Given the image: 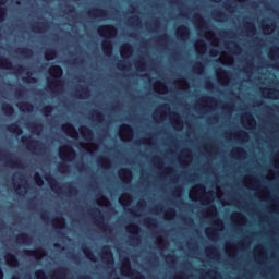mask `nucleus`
Returning <instances> with one entry per match:
<instances>
[{"mask_svg":"<svg viewBox=\"0 0 279 279\" xmlns=\"http://www.w3.org/2000/svg\"><path fill=\"white\" fill-rule=\"evenodd\" d=\"M49 73L53 80L48 81V86H50V88H58L60 84V77H62V68L60 65H53Z\"/></svg>","mask_w":279,"mask_h":279,"instance_id":"1","label":"nucleus"},{"mask_svg":"<svg viewBox=\"0 0 279 279\" xmlns=\"http://www.w3.org/2000/svg\"><path fill=\"white\" fill-rule=\"evenodd\" d=\"M0 69H5L7 71H14L15 73H23L25 68L23 65L12 66V61L5 57H0Z\"/></svg>","mask_w":279,"mask_h":279,"instance_id":"2","label":"nucleus"},{"mask_svg":"<svg viewBox=\"0 0 279 279\" xmlns=\"http://www.w3.org/2000/svg\"><path fill=\"white\" fill-rule=\"evenodd\" d=\"M104 263L108 265V267L114 265V255L112 254V250L109 245H105L102 247V256H101Z\"/></svg>","mask_w":279,"mask_h":279,"instance_id":"3","label":"nucleus"},{"mask_svg":"<svg viewBox=\"0 0 279 279\" xmlns=\"http://www.w3.org/2000/svg\"><path fill=\"white\" fill-rule=\"evenodd\" d=\"M99 36L111 37L117 34V28L113 25H102L98 28Z\"/></svg>","mask_w":279,"mask_h":279,"instance_id":"4","label":"nucleus"},{"mask_svg":"<svg viewBox=\"0 0 279 279\" xmlns=\"http://www.w3.org/2000/svg\"><path fill=\"white\" fill-rule=\"evenodd\" d=\"M64 156H66L68 160H73V158L76 156V153L71 146H64L63 149L59 151V158L64 160Z\"/></svg>","mask_w":279,"mask_h":279,"instance_id":"5","label":"nucleus"},{"mask_svg":"<svg viewBox=\"0 0 279 279\" xmlns=\"http://www.w3.org/2000/svg\"><path fill=\"white\" fill-rule=\"evenodd\" d=\"M22 143L31 150L36 149V145H43L40 141L32 138V136H23Z\"/></svg>","mask_w":279,"mask_h":279,"instance_id":"6","label":"nucleus"},{"mask_svg":"<svg viewBox=\"0 0 279 279\" xmlns=\"http://www.w3.org/2000/svg\"><path fill=\"white\" fill-rule=\"evenodd\" d=\"M46 180L48 181L50 189L51 191H53V193H60L62 191V187H60V183H58V180H56V178H53L51 174H47Z\"/></svg>","mask_w":279,"mask_h":279,"instance_id":"7","label":"nucleus"},{"mask_svg":"<svg viewBox=\"0 0 279 279\" xmlns=\"http://www.w3.org/2000/svg\"><path fill=\"white\" fill-rule=\"evenodd\" d=\"M94 211L98 213V215L96 216L97 226H99V228H102L107 232L112 230V229H110V227H106V223H104V215H101V209L95 208Z\"/></svg>","mask_w":279,"mask_h":279,"instance_id":"8","label":"nucleus"},{"mask_svg":"<svg viewBox=\"0 0 279 279\" xmlns=\"http://www.w3.org/2000/svg\"><path fill=\"white\" fill-rule=\"evenodd\" d=\"M178 36H181L183 40H186L189 36H191V31L189 29V26L186 25H181L177 29Z\"/></svg>","mask_w":279,"mask_h":279,"instance_id":"9","label":"nucleus"},{"mask_svg":"<svg viewBox=\"0 0 279 279\" xmlns=\"http://www.w3.org/2000/svg\"><path fill=\"white\" fill-rule=\"evenodd\" d=\"M138 230H141V227H138L136 223H132L129 227V232L133 234L132 241L134 243H138Z\"/></svg>","mask_w":279,"mask_h":279,"instance_id":"10","label":"nucleus"},{"mask_svg":"<svg viewBox=\"0 0 279 279\" xmlns=\"http://www.w3.org/2000/svg\"><path fill=\"white\" fill-rule=\"evenodd\" d=\"M80 132L85 141H93V130H90V128L86 125L81 126Z\"/></svg>","mask_w":279,"mask_h":279,"instance_id":"11","label":"nucleus"},{"mask_svg":"<svg viewBox=\"0 0 279 279\" xmlns=\"http://www.w3.org/2000/svg\"><path fill=\"white\" fill-rule=\"evenodd\" d=\"M7 264L11 265V267H17L19 266V258H16V255L12 254V253H8L4 256Z\"/></svg>","mask_w":279,"mask_h":279,"instance_id":"12","label":"nucleus"},{"mask_svg":"<svg viewBox=\"0 0 279 279\" xmlns=\"http://www.w3.org/2000/svg\"><path fill=\"white\" fill-rule=\"evenodd\" d=\"M7 130H9L12 134H16L17 136L23 134V129L16 122L9 124Z\"/></svg>","mask_w":279,"mask_h":279,"instance_id":"13","label":"nucleus"},{"mask_svg":"<svg viewBox=\"0 0 279 279\" xmlns=\"http://www.w3.org/2000/svg\"><path fill=\"white\" fill-rule=\"evenodd\" d=\"M68 271L66 267H61L52 275L51 279H66Z\"/></svg>","mask_w":279,"mask_h":279,"instance_id":"14","label":"nucleus"},{"mask_svg":"<svg viewBox=\"0 0 279 279\" xmlns=\"http://www.w3.org/2000/svg\"><path fill=\"white\" fill-rule=\"evenodd\" d=\"M2 112L5 117H13L14 116V107L8 102L2 105Z\"/></svg>","mask_w":279,"mask_h":279,"instance_id":"15","label":"nucleus"},{"mask_svg":"<svg viewBox=\"0 0 279 279\" xmlns=\"http://www.w3.org/2000/svg\"><path fill=\"white\" fill-rule=\"evenodd\" d=\"M101 47H102L104 53H106L107 56H112V41L105 40L102 41Z\"/></svg>","mask_w":279,"mask_h":279,"instance_id":"16","label":"nucleus"},{"mask_svg":"<svg viewBox=\"0 0 279 279\" xmlns=\"http://www.w3.org/2000/svg\"><path fill=\"white\" fill-rule=\"evenodd\" d=\"M120 175L124 178V182L130 183V181L132 180V170H130L129 168H122L120 170Z\"/></svg>","mask_w":279,"mask_h":279,"instance_id":"17","label":"nucleus"},{"mask_svg":"<svg viewBox=\"0 0 279 279\" xmlns=\"http://www.w3.org/2000/svg\"><path fill=\"white\" fill-rule=\"evenodd\" d=\"M17 108L22 112H32V110H34V105H32L31 102H22V104H17Z\"/></svg>","mask_w":279,"mask_h":279,"instance_id":"18","label":"nucleus"},{"mask_svg":"<svg viewBox=\"0 0 279 279\" xmlns=\"http://www.w3.org/2000/svg\"><path fill=\"white\" fill-rule=\"evenodd\" d=\"M82 252L83 254H85L86 258H88V260H92V263H95V260H97V258L95 257V254H93V251L86 246L82 247Z\"/></svg>","mask_w":279,"mask_h":279,"instance_id":"19","label":"nucleus"},{"mask_svg":"<svg viewBox=\"0 0 279 279\" xmlns=\"http://www.w3.org/2000/svg\"><path fill=\"white\" fill-rule=\"evenodd\" d=\"M23 252H24L25 256H36V254H38L39 256H43L45 254V251L43 248H38L36 251L24 250Z\"/></svg>","mask_w":279,"mask_h":279,"instance_id":"20","label":"nucleus"},{"mask_svg":"<svg viewBox=\"0 0 279 279\" xmlns=\"http://www.w3.org/2000/svg\"><path fill=\"white\" fill-rule=\"evenodd\" d=\"M89 14H93V16H96L97 19H104L106 16V10L94 9L93 11H89Z\"/></svg>","mask_w":279,"mask_h":279,"instance_id":"21","label":"nucleus"},{"mask_svg":"<svg viewBox=\"0 0 279 279\" xmlns=\"http://www.w3.org/2000/svg\"><path fill=\"white\" fill-rule=\"evenodd\" d=\"M47 22H38L32 26L33 32H43L47 27Z\"/></svg>","mask_w":279,"mask_h":279,"instance_id":"22","label":"nucleus"},{"mask_svg":"<svg viewBox=\"0 0 279 279\" xmlns=\"http://www.w3.org/2000/svg\"><path fill=\"white\" fill-rule=\"evenodd\" d=\"M8 163L10 165V167H17V169H21V167H23V162H21V160L17 158L8 159Z\"/></svg>","mask_w":279,"mask_h":279,"instance_id":"23","label":"nucleus"},{"mask_svg":"<svg viewBox=\"0 0 279 279\" xmlns=\"http://www.w3.org/2000/svg\"><path fill=\"white\" fill-rule=\"evenodd\" d=\"M54 221L58 223V229L59 230H64V227L66 226V220L62 216H59L54 218Z\"/></svg>","mask_w":279,"mask_h":279,"instance_id":"24","label":"nucleus"},{"mask_svg":"<svg viewBox=\"0 0 279 279\" xmlns=\"http://www.w3.org/2000/svg\"><path fill=\"white\" fill-rule=\"evenodd\" d=\"M51 112H53V106L47 105L41 109V114L44 117H51Z\"/></svg>","mask_w":279,"mask_h":279,"instance_id":"25","label":"nucleus"},{"mask_svg":"<svg viewBox=\"0 0 279 279\" xmlns=\"http://www.w3.org/2000/svg\"><path fill=\"white\" fill-rule=\"evenodd\" d=\"M62 130L64 132H70V134H77V130L71 123L63 124Z\"/></svg>","mask_w":279,"mask_h":279,"instance_id":"26","label":"nucleus"},{"mask_svg":"<svg viewBox=\"0 0 279 279\" xmlns=\"http://www.w3.org/2000/svg\"><path fill=\"white\" fill-rule=\"evenodd\" d=\"M56 56H57V52H56L54 49H48L45 52V59L46 60H53V58H56Z\"/></svg>","mask_w":279,"mask_h":279,"instance_id":"27","label":"nucleus"},{"mask_svg":"<svg viewBox=\"0 0 279 279\" xmlns=\"http://www.w3.org/2000/svg\"><path fill=\"white\" fill-rule=\"evenodd\" d=\"M17 241H20L21 243H32V239L25 233L19 235Z\"/></svg>","mask_w":279,"mask_h":279,"instance_id":"28","label":"nucleus"},{"mask_svg":"<svg viewBox=\"0 0 279 279\" xmlns=\"http://www.w3.org/2000/svg\"><path fill=\"white\" fill-rule=\"evenodd\" d=\"M98 162L101 165V167H104V169H108V167L111 165L110 159L107 157H102L100 160H98Z\"/></svg>","mask_w":279,"mask_h":279,"instance_id":"29","label":"nucleus"},{"mask_svg":"<svg viewBox=\"0 0 279 279\" xmlns=\"http://www.w3.org/2000/svg\"><path fill=\"white\" fill-rule=\"evenodd\" d=\"M27 77H24V82H28L29 84H36V77L32 76L33 73L32 72H27L26 73Z\"/></svg>","mask_w":279,"mask_h":279,"instance_id":"30","label":"nucleus"},{"mask_svg":"<svg viewBox=\"0 0 279 279\" xmlns=\"http://www.w3.org/2000/svg\"><path fill=\"white\" fill-rule=\"evenodd\" d=\"M121 206H125V204H130V194L122 195V198L119 199Z\"/></svg>","mask_w":279,"mask_h":279,"instance_id":"31","label":"nucleus"},{"mask_svg":"<svg viewBox=\"0 0 279 279\" xmlns=\"http://www.w3.org/2000/svg\"><path fill=\"white\" fill-rule=\"evenodd\" d=\"M66 191L70 195H77V187L73 186L72 184L66 185Z\"/></svg>","mask_w":279,"mask_h":279,"instance_id":"32","label":"nucleus"},{"mask_svg":"<svg viewBox=\"0 0 279 279\" xmlns=\"http://www.w3.org/2000/svg\"><path fill=\"white\" fill-rule=\"evenodd\" d=\"M35 182H36L37 186H43V184H45L43 177H40V173H38V172L35 174Z\"/></svg>","mask_w":279,"mask_h":279,"instance_id":"33","label":"nucleus"},{"mask_svg":"<svg viewBox=\"0 0 279 279\" xmlns=\"http://www.w3.org/2000/svg\"><path fill=\"white\" fill-rule=\"evenodd\" d=\"M19 51L22 56H32V53H34V51L29 48H21Z\"/></svg>","mask_w":279,"mask_h":279,"instance_id":"34","label":"nucleus"},{"mask_svg":"<svg viewBox=\"0 0 279 279\" xmlns=\"http://www.w3.org/2000/svg\"><path fill=\"white\" fill-rule=\"evenodd\" d=\"M194 71H196V73H204V63L197 62L194 66Z\"/></svg>","mask_w":279,"mask_h":279,"instance_id":"35","label":"nucleus"},{"mask_svg":"<svg viewBox=\"0 0 279 279\" xmlns=\"http://www.w3.org/2000/svg\"><path fill=\"white\" fill-rule=\"evenodd\" d=\"M123 265H124V268H123L122 272L125 274V270H126V271H130V269H131L130 259L125 258V259L123 260Z\"/></svg>","mask_w":279,"mask_h":279,"instance_id":"36","label":"nucleus"},{"mask_svg":"<svg viewBox=\"0 0 279 279\" xmlns=\"http://www.w3.org/2000/svg\"><path fill=\"white\" fill-rule=\"evenodd\" d=\"M94 117L96 118V120L99 123H101L104 121V116L99 111H97V110L94 111Z\"/></svg>","mask_w":279,"mask_h":279,"instance_id":"37","label":"nucleus"},{"mask_svg":"<svg viewBox=\"0 0 279 279\" xmlns=\"http://www.w3.org/2000/svg\"><path fill=\"white\" fill-rule=\"evenodd\" d=\"M25 86L21 85V87L15 89V95H19V97H23V94L25 93Z\"/></svg>","mask_w":279,"mask_h":279,"instance_id":"38","label":"nucleus"},{"mask_svg":"<svg viewBox=\"0 0 279 279\" xmlns=\"http://www.w3.org/2000/svg\"><path fill=\"white\" fill-rule=\"evenodd\" d=\"M247 31L251 32V34H254L256 32V27L254 26V23L247 22L246 23Z\"/></svg>","mask_w":279,"mask_h":279,"instance_id":"39","label":"nucleus"},{"mask_svg":"<svg viewBox=\"0 0 279 279\" xmlns=\"http://www.w3.org/2000/svg\"><path fill=\"white\" fill-rule=\"evenodd\" d=\"M5 12H7L5 7H0V22L5 21Z\"/></svg>","mask_w":279,"mask_h":279,"instance_id":"40","label":"nucleus"},{"mask_svg":"<svg viewBox=\"0 0 279 279\" xmlns=\"http://www.w3.org/2000/svg\"><path fill=\"white\" fill-rule=\"evenodd\" d=\"M59 171H61V173H66L69 171V166L65 163L59 165Z\"/></svg>","mask_w":279,"mask_h":279,"instance_id":"41","label":"nucleus"},{"mask_svg":"<svg viewBox=\"0 0 279 279\" xmlns=\"http://www.w3.org/2000/svg\"><path fill=\"white\" fill-rule=\"evenodd\" d=\"M89 93H88V88L83 87L80 90V97H88Z\"/></svg>","mask_w":279,"mask_h":279,"instance_id":"42","label":"nucleus"},{"mask_svg":"<svg viewBox=\"0 0 279 279\" xmlns=\"http://www.w3.org/2000/svg\"><path fill=\"white\" fill-rule=\"evenodd\" d=\"M32 129L35 130V132H41L43 131V124L35 123L32 125Z\"/></svg>","mask_w":279,"mask_h":279,"instance_id":"43","label":"nucleus"},{"mask_svg":"<svg viewBox=\"0 0 279 279\" xmlns=\"http://www.w3.org/2000/svg\"><path fill=\"white\" fill-rule=\"evenodd\" d=\"M122 130H124V132H126L128 136H130V132H132V126L130 124H124L122 126Z\"/></svg>","mask_w":279,"mask_h":279,"instance_id":"44","label":"nucleus"},{"mask_svg":"<svg viewBox=\"0 0 279 279\" xmlns=\"http://www.w3.org/2000/svg\"><path fill=\"white\" fill-rule=\"evenodd\" d=\"M174 119H177V128H182V120L180 119V116L178 113H173Z\"/></svg>","mask_w":279,"mask_h":279,"instance_id":"45","label":"nucleus"},{"mask_svg":"<svg viewBox=\"0 0 279 279\" xmlns=\"http://www.w3.org/2000/svg\"><path fill=\"white\" fill-rule=\"evenodd\" d=\"M123 49H125V51H128L129 53H132V45L126 43L123 46Z\"/></svg>","mask_w":279,"mask_h":279,"instance_id":"46","label":"nucleus"},{"mask_svg":"<svg viewBox=\"0 0 279 279\" xmlns=\"http://www.w3.org/2000/svg\"><path fill=\"white\" fill-rule=\"evenodd\" d=\"M166 215H168V217H175V209L169 208V209L166 211Z\"/></svg>","mask_w":279,"mask_h":279,"instance_id":"47","label":"nucleus"},{"mask_svg":"<svg viewBox=\"0 0 279 279\" xmlns=\"http://www.w3.org/2000/svg\"><path fill=\"white\" fill-rule=\"evenodd\" d=\"M40 218L44 219V221H49V216L47 215V211L41 213Z\"/></svg>","mask_w":279,"mask_h":279,"instance_id":"48","label":"nucleus"},{"mask_svg":"<svg viewBox=\"0 0 279 279\" xmlns=\"http://www.w3.org/2000/svg\"><path fill=\"white\" fill-rule=\"evenodd\" d=\"M148 223L150 225L151 228H156V219L148 218Z\"/></svg>","mask_w":279,"mask_h":279,"instance_id":"49","label":"nucleus"},{"mask_svg":"<svg viewBox=\"0 0 279 279\" xmlns=\"http://www.w3.org/2000/svg\"><path fill=\"white\" fill-rule=\"evenodd\" d=\"M137 69H140V71H143V69H145V62L140 61V62L137 63Z\"/></svg>","mask_w":279,"mask_h":279,"instance_id":"50","label":"nucleus"},{"mask_svg":"<svg viewBox=\"0 0 279 279\" xmlns=\"http://www.w3.org/2000/svg\"><path fill=\"white\" fill-rule=\"evenodd\" d=\"M245 119L248 121H254V116H252V113H246Z\"/></svg>","mask_w":279,"mask_h":279,"instance_id":"51","label":"nucleus"},{"mask_svg":"<svg viewBox=\"0 0 279 279\" xmlns=\"http://www.w3.org/2000/svg\"><path fill=\"white\" fill-rule=\"evenodd\" d=\"M203 101H215V98H213L210 96H205V97H203Z\"/></svg>","mask_w":279,"mask_h":279,"instance_id":"52","label":"nucleus"},{"mask_svg":"<svg viewBox=\"0 0 279 279\" xmlns=\"http://www.w3.org/2000/svg\"><path fill=\"white\" fill-rule=\"evenodd\" d=\"M135 279H145V277L143 276V274L136 271Z\"/></svg>","mask_w":279,"mask_h":279,"instance_id":"53","label":"nucleus"},{"mask_svg":"<svg viewBox=\"0 0 279 279\" xmlns=\"http://www.w3.org/2000/svg\"><path fill=\"white\" fill-rule=\"evenodd\" d=\"M223 16H226V13H223V12H221V11H219V12L217 13V17H218V19H223Z\"/></svg>","mask_w":279,"mask_h":279,"instance_id":"54","label":"nucleus"},{"mask_svg":"<svg viewBox=\"0 0 279 279\" xmlns=\"http://www.w3.org/2000/svg\"><path fill=\"white\" fill-rule=\"evenodd\" d=\"M272 53H274V56H278V53H279V47H275V48L272 49Z\"/></svg>","mask_w":279,"mask_h":279,"instance_id":"55","label":"nucleus"},{"mask_svg":"<svg viewBox=\"0 0 279 279\" xmlns=\"http://www.w3.org/2000/svg\"><path fill=\"white\" fill-rule=\"evenodd\" d=\"M160 40H169V35H167V34L161 35Z\"/></svg>","mask_w":279,"mask_h":279,"instance_id":"56","label":"nucleus"},{"mask_svg":"<svg viewBox=\"0 0 279 279\" xmlns=\"http://www.w3.org/2000/svg\"><path fill=\"white\" fill-rule=\"evenodd\" d=\"M209 210H210L211 213H217V207H215V205H211V206L209 207Z\"/></svg>","mask_w":279,"mask_h":279,"instance_id":"57","label":"nucleus"},{"mask_svg":"<svg viewBox=\"0 0 279 279\" xmlns=\"http://www.w3.org/2000/svg\"><path fill=\"white\" fill-rule=\"evenodd\" d=\"M236 153H238V154H245V149H243V148H241V147H240V148H236Z\"/></svg>","mask_w":279,"mask_h":279,"instance_id":"58","label":"nucleus"},{"mask_svg":"<svg viewBox=\"0 0 279 279\" xmlns=\"http://www.w3.org/2000/svg\"><path fill=\"white\" fill-rule=\"evenodd\" d=\"M197 21H201L202 23H205L204 17L202 15H196Z\"/></svg>","mask_w":279,"mask_h":279,"instance_id":"59","label":"nucleus"},{"mask_svg":"<svg viewBox=\"0 0 279 279\" xmlns=\"http://www.w3.org/2000/svg\"><path fill=\"white\" fill-rule=\"evenodd\" d=\"M173 258H175V255H167L168 260H173Z\"/></svg>","mask_w":279,"mask_h":279,"instance_id":"60","label":"nucleus"},{"mask_svg":"<svg viewBox=\"0 0 279 279\" xmlns=\"http://www.w3.org/2000/svg\"><path fill=\"white\" fill-rule=\"evenodd\" d=\"M209 252H211V254H215V252H217V247H215V246L210 247Z\"/></svg>","mask_w":279,"mask_h":279,"instance_id":"61","label":"nucleus"},{"mask_svg":"<svg viewBox=\"0 0 279 279\" xmlns=\"http://www.w3.org/2000/svg\"><path fill=\"white\" fill-rule=\"evenodd\" d=\"M241 136L247 137V133L245 131H240Z\"/></svg>","mask_w":279,"mask_h":279,"instance_id":"62","label":"nucleus"},{"mask_svg":"<svg viewBox=\"0 0 279 279\" xmlns=\"http://www.w3.org/2000/svg\"><path fill=\"white\" fill-rule=\"evenodd\" d=\"M134 23H141V19L138 16L133 17Z\"/></svg>","mask_w":279,"mask_h":279,"instance_id":"63","label":"nucleus"},{"mask_svg":"<svg viewBox=\"0 0 279 279\" xmlns=\"http://www.w3.org/2000/svg\"><path fill=\"white\" fill-rule=\"evenodd\" d=\"M197 191H205V187L203 185L196 186Z\"/></svg>","mask_w":279,"mask_h":279,"instance_id":"64","label":"nucleus"}]
</instances>
